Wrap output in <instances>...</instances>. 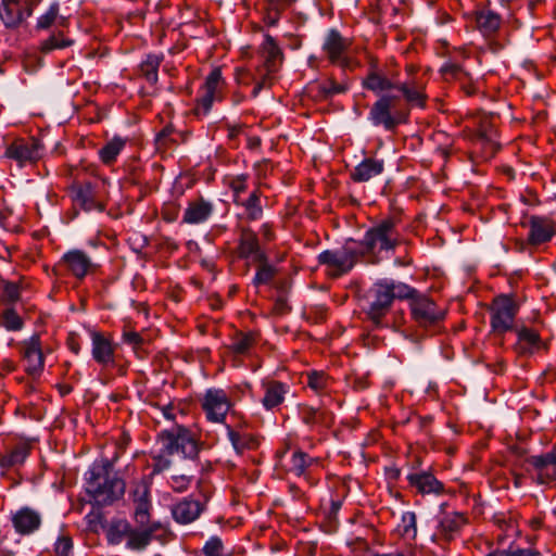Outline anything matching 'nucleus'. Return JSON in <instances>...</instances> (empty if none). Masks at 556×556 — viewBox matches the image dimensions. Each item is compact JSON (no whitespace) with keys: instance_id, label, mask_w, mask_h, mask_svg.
Instances as JSON below:
<instances>
[{"instance_id":"473e14b6","label":"nucleus","mask_w":556,"mask_h":556,"mask_svg":"<svg viewBox=\"0 0 556 556\" xmlns=\"http://www.w3.org/2000/svg\"><path fill=\"white\" fill-rule=\"evenodd\" d=\"M286 386L278 381L268 382L265 384V395L262 400L263 405L267 409H271L283 402L286 394Z\"/></svg>"},{"instance_id":"f257e3e1","label":"nucleus","mask_w":556,"mask_h":556,"mask_svg":"<svg viewBox=\"0 0 556 556\" xmlns=\"http://www.w3.org/2000/svg\"><path fill=\"white\" fill-rule=\"evenodd\" d=\"M162 448L153 457V472L173 469L170 485L177 492L185 491L198 468L200 451L194 433L184 426H173L160 433Z\"/></svg>"},{"instance_id":"6ab92c4d","label":"nucleus","mask_w":556,"mask_h":556,"mask_svg":"<svg viewBox=\"0 0 556 556\" xmlns=\"http://www.w3.org/2000/svg\"><path fill=\"white\" fill-rule=\"evenodd\" d=\"M440 73L445 81H457L462 89L471 94L475 92L471 74L462 65L454 62H446L442 65Z\"/></svg>"},{"instance_id":"dca6fc26","label":"nucleus","mask_w":556,"mask_h":556,"mask_svg":"<svg viewBox=\"0 0 556 556\" xmlns=\"http://www.w3.org/2000/svg\"><path fill=\"white\" fill-rule=\"evenodd\" d=\"M23 357L26 362V371L36 377L41 374L45 366L43 354L40 348V337L31 336L23 342Z\"/></svg>"},{"instance_id":"1a4fd4ad","label":"nucleus","mask_w":556,"mask_h":556,"mask_svg":"<svg viewBox=\"0 0 556 556\" xmlns=\"http://www.w3.org/2000/svg\"><path fill=\"white\" fill-rule=\"evenodd\" d=\"M358 252L343 247L339 250H326L318 255V262L331 268L336 277L349 273L355 265Z\"/></svg>"},{"instance_id":"2f4dec72","label":"nucleus","mask_w":556,"mask_h":556,"mask_svg":"<svg viewBox=\"0 0 556 556\" xmlns=\"http://www.w3.org/2000/svg\"><path fill=\"white\" fill-rule=\"evenodd\" d=\"M212 213V205L204 201L190 203L184 214V222L199 224L207 219Z\"/></svg>"},{"instance_id":"69168bd1","label":"nucleus","mask_w":556,"mask_h":556,"mask_svg":"<svg viewBox=\"0 0 556 556\" xmlns=\"http://www.w3.org/2000/svg\"><path fill=\"white\" fill-rule=\"evenodd\" d=\"M274 309L279 315L286 314L289 311L287 300L283 296L278 298L275 302Z\"/></svg>"},{"instance_id":"423d86ee","label":"nucleus","mask_w":556,"mask_h":556,"mask_svg":"<svg viewBox=\"0 0 556 556\" xmlns=\"http://www.w3.org/2000/svg\"><path fill=\"white\" fill-rule=\"evenodd\" d=\"M489 311L491 314V328L494 333L502 336L513 330L518 305L510 296L505 294L496 296L492 301Z\"/></svg>"},{"instance_id":"39448f33","label":"nucleus","mask_w":556,"mask_h":556,"mask_svg":"<svg viewBox=\"0 0 556 556\" xmlns=\"http://www.w3.org/2000/svg\"><path fill=\"white\" fill-rule=\"evenodd\" d=\"M400 242V235L393 218H386L377 223L365 233L362 244L367 253L376 249L380 251L393 250Z\"/></svg>"},{"instance_id":"7ed1b4c3","label":"nucleus","mask_w":556,"mask_h":556,"mask_svg":"<svg viewBox=\"0 0 556 556\" xmlns=\"http://www.w3.org/2000/svg\"><path fill=\"white\" fill-rule=\"evenodd\" d=\"M388 280H380L365 293L362 309L377 327L383 326V318L390 312L392 300Z\"/></svg>"},{"instance_id":"58836bf2","label":"nucleus","mask_w":556,"mask_h":556,"mask_svg":"<svg viewBox=\"0 0 556 556\" xmlns=\"http://www.w3.org/2000/svg\"><path fill=\"white\" fill-rule=\"evenodd\" d=\"M228 429V438L237 453H242L244 450L253 448L256 445V440L249 433H240Z\"/></svg>"},{"instance_id":"680f3d73","label":"nucleus","mask_w":556,"mask_h":556,"mask_svg":"<svg viewBox=\"0 0 556 556\" xmlns=\"http://www.w3.org/2000/svg\"><path fill=\"white\" fill-rule=\"evenodd\" d=\"M507 556H540V552L533 548H517L507 551Z\"/></svg>"},{"instance_id":"c85d7f7f","label":"nucleus","mask_w":556,"mask_h":556,"mask_svg":"<svg viewBox=\"0 0 556 556\" xmlns=\"http://www.w3.org/2000/svg\"><path fill=\"white\" fill-rule=\"evenodd\" d=\"M92 339V357L101 365L113 362L114 351L111 342L99 332L91 333Z\"/></svg>"},{"instance_id":"e2e57ef3","label":"nucleus","mask_w":556,"mask_h":556,"mask_svg":"<svg viewBox=\"0 0 556 556\" xmlns=\"http://www.w3.org/2000/svg\"><path fill=\"white\" fill-rule=\"evenodd\" d=\"M374 556H416V554L412 547H407L405 549H395L390 553L375 554Z\"/></svg>"},{"instance_id":"a878e982","label":"nucleus","mask_w":556,"mask_h":556,"mask_svg":"<svg viewBox=\"0 0 556 556\" xmlns=\"http://www.w3.org/2000/svg\"><path fill=\"white\" fill-rule=\"evenodd\" d=\"M261 56L265 68L269 72H277L282 63V51L275 39L266 35L261 46Z\"/></svg>"},{"instance_id":"cd10ccee","label":"nucleus","mask_w":556,"mask_h":556,"mask_svg":"<svg viewBox=\"0 0 556 556\" xmlns=\"http://www.w3.org/2000/svg\"><path fill=\"white\" fill-rule=\"evenodd\" d=\"M132 497L135 504L136 522L141 526L150 523V501L148 486L146 484H138L132 492Z\"/></svg>"},{"instance_id":"13d9d810","label":"nucleus","mask_w":556,"mask_h":556,"mask_svg":"<svg viewBox=\"0 0 556 556\" xmlns=\"http://www.w3.org/2000/svg\"><path fill=\"white\" fill-rule=\"evenodd\" d=\"M324 413L317 408L306 407L303 410V421L305 424H316L323 419Z\"/></svg>"},{"instance_id":"09e8293b","label":"nucleus","mask_w":556,"mask_h":556,"mask_svg":"<svg viewBox=\"0 0 556 556\" xmlns=\"http://www.w3.org/2000/svg\"><path fill=\"white\" fill-rule=\"evenodd\" d=\"M72 43V40L62 39L61 34L52 35L50 38H48L41 43V51L45 53H49L54 49H63L65 47L71 46Z\"/></svg>"},{"instance_id":"2eb2a0df","label":"nucleus","mask_w":556,"mask_h":556,"mask_svg":"<svg viewBox=\"0 0 556 556\" xmlns=\"http://www.w3.org/2000/svg\"><path fill=\"white\" fill-rule=\"evenodd\" d=\"M40 142L36 139H18L7 147L5 156L15 160L21 165L25 162H34L39 159Z\"/></svg>"},{"instance_id":"20e7f679","label":"nucleus","mask_w":556,"mask_h":556,"mask_svg":"<svg viewBox=\"0 0 556 556\" xmlns=\"http://www.w3.org/2000/svg\"><path fill=\"white\" fill-rule=\"evenodd\" d=\"M363 86L376 93L397 89L404 94L407 102L419 106L425 104L426 96L422 93L420 86H416L413 83H395L377 70L369 72L363 81Z\"/></svg>"},{"instance_id":"37998d69","label":"nucleus","mask_w":556,"mask_h":556,"mask_svg":"<svg viewBox=\"0 0 556 556\" xmlns=\"http://www.w3.org/2000/svg\"><path fill=\"white\" fill-rule=\"evenodd\" d=\"M0 326L9 331H17L23 328V320L13 308L7 307L0 313Z\"/></svg>"},{"instance_id":"c756f323","label":"nucleus","mask_w":556,"mask_h":556,"mask_svg":"<svg viewBox=\"0 0 556 556\" xmlns=\"http://www.w3.org/2000/svg\"><path fill=\"white\" fill-rule=\"evenodd\" d=\"M407 479L410 485L424 494L440 493L443 489V484L429 472L409 473Z\"/></svg>"},{"instance_id":"f704fd0d","label":"nucleus","mask_w":556,"mask_h":556,"mask_svg":"<svg viewBox=\"0 0 556 556\" xmlns=\"http://www.w3.org/2000/svg\"><path fill=\"white\" fill-rule=\"evenodd\" d=\"M518 342H517V351L519 353H532L540 345V337L538 332L528 329L521 328L517 331Z\"/></svg>"},{"instance_id":"8fccbe9b","label":"nucleus","mask_w":556,"mask_h":556,"mask_svg":"<svg viewBox=\"0 0 556 556\" xmlns=\"http://www.w3.org/2000/svg\"><path fill=\"white\" fill-rule=\"evenodd\" d=\"M253 337L249 333L238 334L231 344V349L235 353L245 354L253 344Z\"/></svg>"},{"instance_id":"f3484780","label":"nucleus","mask_w":556,"mask_h":556,"mask_svg":"<svg viewBox=\"0 0 556 556\" xmlns=\"http://www.w3.org/2000/svg\"><path fill=\"white\" fill-rule=\"evenodd\" d=\"M387 98H380L374 103L369 112V121L375 126L382 125L387 130H393L401 122L400 115L388 105Z\"/></svg>"},{"instance_id":"5701e85b","label":"nucleus","mask_w":556,"mask_h":556,"mask_svg":"<svg viewBox=\"0 0 556 556\" xmlns=\"http://www.w3.org/2000/svg\"><path fill=\"white\" fill-rule=\"evenodd\" d=\"M275 73L276 72H269L268 68H265L264 64H262L256 68L255 75H250L249 72L243 70L238 71L237 79L240 84H250V81H253L255 86L252 96L257 97L263 88L269 87L273 84Z\"/></svg>"},{"instance_id":"bb28decb","label":"nucleus","mask_w":556,"mask_h":556,"mask_svg":"<svg viewBox=\"0 0 556 556\" xmlns=\"http://www.w3.org/2000/svg\"><path fill=\"white\" fill-rule=\"evenodd\" d=\"M384 168L382 160L367 157L362 161L352 172L351 177L356 182H366L379 176Z\"/></svg>"},{"instance_id":"49530a36","label":"nucleus","mask_w":556,"mask_h":556,"mask_svg":"<svg viewBox=\"0 0 556 556\" xmlns=\"http://www.w3.org/2000/svg\"><path fill=\"white\" fill-rule=\"evenodd\" d=\"M241 204L245 207L249 219L255 220L262 216L263 211L260 205V197L256 191L252 192L249 199Z\"/></svg>"},{"instance_id":"338daca9","label":"nucleus","mask_w":556,"mask_h":556,"mask_svg":"<svg viewBox=\"0 0 556 556\" xmlns=\"http://www.w3.org/2000/svg\"><path fill=\"white\" fill-rule=\"evenodd\" d=\"M262 233H263L265 239H267V240L271 239V232H270V229H269L268 225L265 224V225L262 226Z\"/></svg>"},{"instance_id":"b1692460","label":"nucleus","mask_w":556,"mask_h":556,"mask_svg":"<svg viewBox=\"0 0 556 556\" xmlns=\"http://www.w3.org/2000/svg\"><path fill=\"white\" fill-rule=\"evenodd\" d=\"M12 521L18 533L30 534L40 527L41 517L38 511L23 507L14 514Z\"/></svg>"},{"instance_id":"0e129e2a","label":"nucleus","mask_w":556,"mask_h":556,"mask_svg":"<svg viewBox=\"0 0 556 556\" xmlns=\"http://www.w3.org/2000/svg\"><path fill=\"white\" fill-rule=\"evenodd\" d=\"M124 341L134 346L139 345L142 341L139 333L135 331H129L124 333Z\"/></svg>"},{"instance_id":"0eeeda50","label":"nucleus","mask_w":556,"mask_h":556,"mask_svg":"<svg viewBox=\"0 0 556 556\" xmlns=\"http://www.w3.org/2000/svg\"><path fill=\"white\" fill-rule=\"evenodd\" d=\"M409 307L417 327L427 331L435 330L445 316V312L424 294L413 298Z\"/></svg>"},{"instance_id":"4d7b16f0","label":"nucleus","mask_w":556,"mask_h":556,"mask_svg":"<svg viewBox=\"0 0 556 556\" xmlns=\"http://www.w3.org/2000/svg\"><path fill=\"white\" fill-rule=\"evenodd\" d=\"M73 548L72 540L67 536H61L55 543V553L58 556H70Z\"/></svg>"},{"instance_id":"bf43d9fd","label":"nucleus","mask_w":556,"mask_h":556,"mask_svg":"<svg viewBox=\"0 0 556 556\" xmlns=\"http://www.w3.org/2000/svg\"><path fill=\"white\" fill-rule=\"evenodd\" d=\"M279 18V5L276 3L275 0H270V10L268 11L265 21L268 25L274 26L276 25L277 21Z\"/></svg>"},{"instance_id":"c03bdc74","label":"nucleus","mask_w":556,"mask_h":556,"mask_svg":"<svg viewBox=\"0 0 556 556\" xmlns=\"http://www.w3.org/2000/svg\"><path fill=\"white\" fill-rule=\"evenodd\" d=\"M314 462L307 454L296 451L291 457L290 470L296 476H301L305 472L306 468Z\"/></svg>"},{"instance_id":"6e6552de","label":"nucleus","mask_w":556,"mask_h":556,"mask_svg":"<svg viewBox=\"0 0 556 556\" xmlns=\"http://www.w3.org/2000/svg\"><path fill=\"white\" fill-rule=\"evenodd\" d=\"M74 202L86 212L104 210L105 181H87L74 189Z\"/></svg>"},{"instance_id":"412c9836","label":"nucleus","mask_w":556,"mask_h":556,"mask_svg":"<svg viewBox=\"0 0 556 556\" xmlns=\"http://www.w3.org/2000/svg\"><path fill=\"white\" fill-rule=\"evenodd\" d=\"M61 262L78 279H83L92 266L90 257L80 250H71L62 256Z\"/></svg>"},{"instance_id":"864d4df0","label":"nucleus","mask_w":556,"mask_h":556,"mask_svg":"<svg viewBox=\"0 0 556 556\" xmlns=\"http://www.w3.org/2000/svg\"><path fill=\"white\" fill-rule=\"evenodd\" d=\"M223 543L222 540L217 536L211 538L204 548V556H222Z\"/></svg>"},{"instance_id":"ddd939ff","label":"nucleus","mask_w":556,"mask_h":556,"mask_svg":"<svg viewBox=\"0 0 556 556\" xmlns=\"http://www.w3.org/2000/svg\"><path fill=\"white\" fill-rule=\"evenodd\" d=\"M33 14V7L27 0H2L0 17L7 27H15Z\"/></svg>"},{"instance_id":"f03ea898","label":"nucleus","mask_w":556,"mask_h":556,"mask_svg":"<svg viewBox=\"0 0 556 556\" xmlns=\"http://www.w3.org/2000/svg\"><path fill=\"white\" fill-rule=\"evenodd\" d=\"M112 471L113 464L108 459L94 463L88 471L86 490L99 505L112 504L125 492V482Z\"/></svg>"},{"instance_id":"a18cd8bd","label":"nucleus","mask_w":556,"mask_h":556,"mask_svg":"<svg viewBox=\"0 0 556 556\" xmlns=\"http://www.w3.org/2000/svg\"><path fill=\"white\" fill-rule=\"evenodd\" d=\"M160 66V59L157 56H148L141 64V72L146 79L155 84L157 81V68Z\"/></svg>"},{"instance_id":"de8ad7c7","label":"nucleus","mask_w":556,"mask_h":556,"mask_svg":"<svg viewBox=\"0 0 556 556\" xmlns=\"http://www.w3.org/2000/svg\"><path fill=\"white\" fill-rule=\"evenodd\" d=\"M258 263L261 265L253 280L255 286L268 283L274 278L276 273L275 268L266 263V260Z\"/></svg>"},{"instance_id":"4c0bfd02","label":"nucleus","mask_w":556,"mask_h":556,"mask_svg":"<svg viewBox=\"0 0 556 556\" xmlns=\"http://www.w3.org/2000/svg\"><path fill=\"white\" fill-rule=\"evenodd\" d=\"M125 147V140L114 137L99 150V156L104 164H111Z\"/></svg>"},{"instance_id":"9b49d317","label":"nucleus","mask_w":556,"mask_h":556,"mask_svg":"<svg viewBox=\"0 0 556 556\" xmlns=\"http://www.w3.org/2000/svg\"><path fill=\"white\" fill-rule=\"evenodd\" d=\"M202 407L210 421L224 422L230 409V400L224 390L210 389L203 397Z\"/></svg>"},{"instance_id":"79ce46f5","label":"nucleus","mask_w":556,"mask_h":556,"mask_svg":"<svg viewBox=\"0 0 556 556\" xmlns=\"http://www.w3.org/2000/svg\"><path fill=\"white\" fill-rule=\"evenodd\" d=\"M388 286L391 290L390 292L392 302L394 301V299H407L409 300V302H412L413 298L418 296L420 294L416 289L403 282H394L392 280H388Z\"/></svg>"},{"instance_id":"c9c22d12","label":"nucleus","mask_w":556,"mask_h":556,"mask_svg":"<svg viewBox=\"0 0 556 556\" xmlns=\"http://www.w3.org/2000/svg\"><path fill=\"white\" fill-rule=\"evenodd\" d=\"M29 448L26 445L15 446L0 458V467L9 470L21 466L27 458Z\"/></svg>"},{"instance_id":"e433bc0d","label":"nucleus","mask_w":556,"mask_h":556,"mask_svg":"<svg viewBox=\"0 0 556 556\" xmlns=\"http://www.w3.org/2000/svg\"><path fill=\"white\" fill-rule=\"evenodd\" d=\"M131 525L127 520H115L110 525L106 536L111 544H121L124 540L128 541Z\"/></svg>"},{"instance_id":"f8f14e48","label":"nucleus","mask_w":556,"mask_h":556,"mask_svg":"<svg viewBox=\"0 0 556 556\" xmlns=\"http://www.w3.org/2000/svg\"><path fill=\"white\" fill-rule=\"evenodd\" d=\"M527 463L536 471L538 484H546L556 480V447L544 454L528 457Z\"/></svg>"},{"instance_id":"72a5a7b5","label":"nucleus","mask_w":556,"mask_h":556,"mask_svg":"<svg viewBox=\"0 0 556 556\" xmlns=\"http://www.w3.org/2000/svg\"><path fill=\"white\" fill-rule=\"evenodd\" d=\"M476 23L480 31L484 35H491L500 28L501 17L491 10H484L477 14Z\"/></svg>"},{"instance_id":"3c124183","label":"nucleus","mask_w":556,"mask_h":556,"mask_svg":"<svg viewBox=\"0 0 556 556\" xmlns=\"http://www.w3.org/2000/svg\"><path fill=\"white\" fill-rule=\"evenodd\" d=\"M59 14V3L54 2L50 5L49 10L38 18L37 28L47 29L49 28Z\"/></svg>"},{"instance_id":"5fc2aeb1","label":"nucleus","mask_w":556,"mask_h":556,"mask_svg":"<svg viewBox=\"0 0 556 556\" xmlns=\"http://www.w3.org/2000/svg\"><path fill=\"white\" fill-rule=\"evenodd\" d=\"M326 377L323 372H311L307 376V386L314 391L318 392L326 387Z\"/></svg>"},{"instance_id":"393cba45","label":"nucleus","mask_w":556,"mask_h":556,"mask_svg":"<svg viewBox=\"0 0 556 556\" xmlns=\"http://www.w3.org/2000/svg\"><path fill=\"white\" fill-rule=\"evenodd\" d=\"M203 510V504L197 500L185 498L176 504L172 514L179 523H190L194 521Z\"/></svg>"},{"instance_id":"a211bd4d","label":"nucleus","mask_w":556,"mask_h":556,"mask_svg":"<svg viewBox=\"0 0 556 556\" xmlns=\"http://www.w3.org/2000/svg\"><path fill=\"white\" fill-rule=\"evenodd\" d=\"M161 529V526L156 522L146 523L144 526L138 525L130 529L128 541L126 545L132 551L144 549L153 539L159 538L156 533Z\"/></svg>"},{"instance_id":"603ef678","label":"nucleus","mask_w":556,"mask_h":556,"mask_svg":"<svg viewBox=\"0 0 556 556\" xmlns=\"http://www.w3.org/2000/svg\"><path fill=\"white\" fill-rule=\"evenodd\" d=\"M20 299V288L14 282H5L2 288V300L5 304H12Z\"/></svg>"},{"instance_id":"4468645a","label":"nucleus","mask_w":556,"mask_h":556,"mask_svg":"<svg viewBox=\"0 0 556 556\" xmlns=\"http://www.w3.org/2000/svg\"><path fill=\"white\" fill-rule=\"evenodd\" d=\"M349 42L344 39L338 30L331 29L323 45L324 51L327 53L332 63H337L342 67H349L350 61L345 55Z\"/></svg>"},{"instance_id":"a19ab883","label":"nucleus","mask_w":556,"mask_h":556,"mask_svg":"<svg viewBox=\"0 0 556 556\" xmlns=\"http://www.w3.org/2000/svg\"><path fill=\"white\" fill-rule=\"evenodd\" d=\"M465 521L466 519L460 514L447 515L440 521V528L446 539H451L463 527Z\"/></svg>"},{"instance_id":"7c9ffc66","label":"nucleus","mask_w":556,"mask_h":556,"mask_svg":"<svg viewBox=\"0 0 556 556\" xmlns=\"http://www.w3.org/2000/svg\"><path fill=\"white\" fill-rule=\"evenodd\" d=\"M345 91L346 86L344 84L337 83L333 79L313 84L308 88L309 94L316 100H328L334 94L343 93Z\"/></svg>"},{"instance_id":"774afa93","label":"nucleus","mask_w":556,"mask_h":556,"mask_svg":"<svg viewBox=\"0 0 556 556\" xmlns=\"http://www.w3.org/2000/svg\"><path fill=\"white\" fill-rule=\"evenodd\" d=\"M172 132V129L169 127H165L159 135L156 140L160 141L164 138H166Z\"/></svg>"},{"instance_id":"052dcab7","label":"nucleus","mask_w":556,"mask_h":556,"mask_svg":"<svg viewBox=\"0 0 556 556\" xmlns=\"http://www.w3.org/2000/svg\"><path fill=\"white\" fill-rule=\"evenodd\" d=\"M387 91L388 92L384 93L383 96H381L380 98H387L389 100L388 105L395 110L396 101L401 97H404V94L402 92H400L397 89L387 90Z\"/></svg>"},{"instance_id":"ea45409f","label":"nucleus","mask_w":556,"mask_h":556,"mask_svg":"<svg viewBox=\"0 0 556 556\" xmlns=\"http://www.w3.org/2000/svg\"><path fill=\"white\" fill-rule=\"evenodd\" d=\"M397 532L403 538L415 539L417 535V518L415 513L406 511L402 515Z\"/></svg>"},{"instance_id":"6e6d98bb","label":"nucleus","mask_w":556,"mask_h":556,"mask_svg":"<svg viewBox=\"0 0 556 556\" xmlns=\"http://www.w3.org/2000/svg\"><path fill=\"white\" fill-rule=\"evenodd\" d=\"M230 188L233 192V201L239 204V194L247 189L245 178L243 176H238L230 181Z\"/></svg>"},{"instance_id":"4be33fe9","label":"nucleus","mask_w":556,"mask_h":556,"mask_svg":"<svg viewBox=\"0 0 556 556\" xmlns=\"http://www.w3.org/2000/svg\"><path fill=\"white\" fill-rule=\"evenodd\" d=\"M239 255L243 258L253 257L255 262H264L266 260L265 253L260 248L256 233L249 228L241 230Z\"/></svg>"},{"instance_id":"aec40b11","label":"nucleus","mask_w":556,"mask_h":556,"mask_svg":"<svg viewBox=\"0 0 556 556\" xmlns=\"http://www.w3.org/2000/svg\"><path fill=\"white\" fill-rule=\"evenodd\" d=\"M529 227V242L534 245L549 241L555 233L553 222L546 217L531 216Z\"/></svg>"},{"instance_id":"9d476101","label":"nucleus","mask_w":556,"mask_h":556,"mask_svg":"<svg viewBox=\"0 0 556 556\" xmlns=\"http://www.w3.org/2000/svg\"><path fill=\"white\" fill-rule=\"evenodd\" d=\"M224 80L220 68H214L205 78V83L201 89L198 99L197 114H207L214 101L220 100Z\"/></svg>"}]
</instances>
